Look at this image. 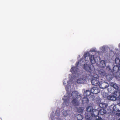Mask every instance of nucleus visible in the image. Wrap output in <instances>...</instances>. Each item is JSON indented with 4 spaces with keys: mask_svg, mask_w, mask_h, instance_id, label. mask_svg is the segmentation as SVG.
<instances>
[{
    "mask_svg": "<svg viewBox=\"0 0 120 120\" xmlns=\"http://www.w3.org/2000/svg\"><path fill=\"white\" fill-rule=\"evenodd\" d=\"M84 69L89 73L85 74V75H84L83 78V79H78L77 81L78 83L83 84L85 83L86 82V79H89V77L92 74L93 72V71L91 69L89 65L85 64L84 65Z\"/></svg>",
    "mask_w": 120,
    "mask_h": 120,
    "instance_id": "obj_1",
    "label": "nucleus"
},
{
    "mask_svg": "<svg viewBox=\"0 0 120 120\" xmlns=\"http://www.w3.org/2000/svg\"><path fill=\"white\" fill-rule=\"evenodd\" d=\"M73 99L71 102L75 106H78L79 104V101L81 98V97L79 95L78 92L76 91L73 92L71 93Z\"/></svg>",
    "mask_w": 120,
    "mask_h": 120,
    "instance_id": "obj_2",
    "label": "nucleus"
},
{
    "mask_svg": "<svg viewBox=\"0 0 120 120\" xmlns=\"http://www.w3.org/2000/svg\"><path fill=\"white\" fill-rule=\"evenodd\" d=\"M99 78V76L98 75H96L94 76L91 81L92 85L96 86H99L100 83L98 80Z\"/></svg>",
    "mask_w": 120,
    "mask_h": 120,
    "instance_id": "obj_3",
    "label": "nucleus"
},
{
    "mask_svg": "<svg viewBox=\"0 0 120 120\" xmlns=\"http://www.w3.org/2000/svg\"><path fill=\"white\" fill-rule=\"evenodd\" d=\"M112 88L110 87L108 89V91L109 93L113 94L116 97L118 98L120 95V90H117L118 91H114L112 89Z\"/></svg>",
    "mask_w": 120,
    "mask_h": 120,
    "instance_id": "obj_4",
    "label": "nucleus"
},
{
    "mask_svg": "<svg viewBox=\"0 0 120 120\" xmlns=\"http://www.w3.org/2000/svg\"><path fill=\"white\" fill-rule=\"evenodd\" d=\"M113 71L114 73L119 74L118 76L120 78V66L115 65L113 68Z\"/></svg>",
    "mask_w": 120,
    "mask_h": 120,
    "instance_id": "obj_5",
    "label": "nucleus"
},
{
    "mask_svg": "<svg viewBox=\"0 0 120 120\" xmlns=\"http://www.w3.org/2000/svg\"><path fill=\"white\" fill-rule=\"evenodd\" d=\"M79 63V62H77L75 64L76 67H73L71 69L70 71L72 74H76L79 69L77 68V66Z\"/></svg>",
    "mask_w": 120,
    "mask_h": 120,
    "instance_id": "obj_6",
    "label": "nucleus"
},
{
    "mask_svg": "<svg viewBox=\"0 0 120 120\" xmlns=\"http://www.w3.org/2000/svg\"><path fill=\"white\" fill-rule=\"evenodd\" d=\"M92 111L90 114L92 117L96 118L97 117L99 116H98L99 113L98 110L93 109H92Z\"/></svg>",
    "mask_w": 120,
    "mask_h": 120,
    "instance_id": "obj_7",
    "label": "nucleus"
},
{
    "mask_svg": "<svg viewBox=\"0 0 120 120\" xmlns=\"http://www.w3.org/2000/svg\"><path fill=\"white\" fill-rule=\"evenodd\" d=\"M111 74H109L105 75V77L107 80L109 81L112 80L114 76H115L114 73H111Z\"/></svg>",
    "mask_w": 120,
    "mask_h": 120,
    "instance_id": "obj_8",
    "label": "nucleus"
},
{
    "mask_svg": "<svg viewBox=\"0 0 120 120\" xmlns=\"http://www.w3.org/2000/svg\"><path fill=\"white\" fill-rule=\"evenodd\" d=\"M91 91L94 94H96L100 92V90L98 88L94 87L91 89Z\"/></svg>",
    "mask_w": 120,
    "mask_h": 120,
    "instance_id": "obj_9",
    "label": "nucleus"
},
{
    "mask_svg": "<svg viewBox=\"0 0 120 120\" xmlns=\"http://www.w3.org/2000/svg\"><path fill=\"white\" fill-rule=\"evenodd\" d=\"M98 75L99 76L101 77H103L105 76L106 75L105 72L102 69H101L100 70L98 71Z\"/></svg>",
    "mask_w": 120,
    "mask_h": 120,
    "instance_id": "obj_10",
    "label": "nucleus"
},
{
    "mask_svg": "<svg viewBox=\"0 0 120 120\" xmlns=\"http://www.w3.org/2000/svg\"><path fill=\"white\" fill-rule=\"evenodd\" d=\"M99 86L102 89H104L107 87L108 86V84L106 82H102L100 84Z\"/></svg>",
    "mask_w": 120,
    "mask_h": 120,
    "instance_id": "obj_11",
    "label": "nucleus"
},
{
    "mask_svg": "<svg viewBox=\"0 0 120 120\" xmlns=\"http://www.w3.org/2000/svg\"><path fill=\"white\" fill-rule=\"evenodd\" d=\"M111 87L112 88L113 90V88H114L117 90H118L119 89V87L116 83H114L111 82L109 83Z\"/></svg>",
    "mask_w": 120,
    "mask_h": 120,
    "instance_id": "obj_12",
    "label": "nucleus"
},
{
    "mask_svg": "<svg viewBox=\"0 0 120 120\" xmlns=\"http://www.w3.org/2000/svg\"><path fill=\"white\" fill-rule=\"evenodd\" d=\"M88 98L86 97H84L82 100V103L83 104L87 105L89 102Z\"/></svg>",
    "mask_w": 120,
    "mask_h": 120,
    "instance_id": "obj_13",
    "label": "nucleus"
},
{
    "mask_svg": "<svg viewBox=\"0 0 120 120\" xmlns=\"http://www.w3.org/2000/svg\"><path fill=\"white\" fill-rule=\"evenodd\" d=\"M92 117L90 114H89L88 113L85 114V118L86 120H91Z\"/></svg>",
    "mask_w": 120,
    "mask_h": 120,
    "instance_id": "obj_14",
    "label": "nucleus"
},
{
    "mask_svg": "<svg viewBox=\"0 0 120 120\" xmlns=\"http://www.w3.org/2000/svg\"><path fill=\"white\" fill-rule=\"evenodd\" d=\"M90 62L92 64H94L95 63L96 61L95 60L94 55H92L90 56Z\"/></svg>",
    "mask_w": 120,
    "mask_h": 120,
    "instance_id": "obj_15",
    "label": "nucleus"
},
{
    "mask_svg": "<svg viewBox=\"0 0 120 120\" xmlns=\"http://www.w3.org/2000/svg\"><path fill=\"white\" fill-rule=\"evenodd\" d=\"M99 106L102 109H104L107 108V104L105 103H100Z\"/></svg>",
    "mask_w": 120,
    "mask_h": 120,
    "instance_id": "obj_16",
    "label": "nucleus"
},
{
    "mask_svg": "<svg viewBox=\"0 0 120 120\" xmlns=\"http://www.w3.org/2000/svg\"><path fill=\"white\" fill-rule=\"evenodd\" d=\"M107 98L108 99L111 100H115L116 99V97L114 95H109L108 96Z\"/></svg>",
    "mask_w": 120,
    "mask_h": 120,
    "instance_id": "obj_17",
    "label": "nucleus"
},
{
    "mask_svg": "<svg viewBox=\"0 0 120 120\" xmlns=\"http://www.w3.org/2000/svg\"><path fill=\"white\" fill-rule=\"evenodd\" d=\"M91 91L89 90H87L84 92V96H88L91 94Z\"/></svg>",
    "mask_w": 120,
    "mask_h": 120,
    "instance_id": "obj_18",
    "label": "nucleus"
},
{
    "mask_svg": "<svg viewBox=\"0 0 120 120\" xmlns=\"http://www.w3.org/2000/svg\"><path fill=\"white\" fill-rule=\"evenodd\" d=\"M90 54L88 53H86L83 56L85 58V60L87 61L90 59Z\"/></svg>",
    "mask_w": 120,
    "mask_h": 120,
    "instance_id": "obj_19",
    "label": "nucleus"
},
{
    "mask_svg": "<svg viewBox=\"0 0 120 120\" xmlns=\"http://www.w3.org/2000/svg\"><path fill=\"white\" fill-rule=\"evenodd\" d=\"M64 96L65 98V99H64V98H63V100H64V102L66 104H67V103L69 102L70 98L68 97L67 98V96H65V95Z\"/></svg>",
    "mask_w": 120,
    "mask_h": 120,
    "instance_id": "obj_20",
    "label": "nucleus"
},
{
    "mask_svg": "<svg viewBox=\"0 0 120 120\" xmlns=\"http://www.w3.org/2000/svg\"><path fill=\"white\" fill-rule=\"evenodd\" d=\"M93 109L92 107L90 106H88L86 108V110L89 114H90L92 112Z\"/></svg>",
    "mask_w": 120,
    "mask_h": 120,
    "instance_id": "obj_21",
    "label": "nucleus"
},
{
    "mask_svg": "<svg viewBox=\"0 0 120 120\" xmlns=\"http://www.w3.org/2000/svg\"><path fill=\"white\" fill-rule=\"evenodd\" d=\"M99 112L100 114L102 115L105 114L106 112V110L104 109H102L100 110Z\"/></svg>",
    "mask_w": 120,
    "mask_h": 120,
    "instance_id": "obj_22",
    "label": "nucleus"
},
{
    "mask_svg": "<svg viewBox=\"0 0 120 120\" xmlns=\"http://www.w3.org/2000/svg\"><path fill=\"white\" fill-rule=\"evenodd\" d=\"M115 63L119 66H120V60L118 58H116L115 60Z\"/></svg>",
    "mask_w": 120,
    "mask_h": 120,
    "instance_id": "obj_23",
    "label": "nucleus"
},
{
    "mask_svg": "<svg viewBox=\"0 0 120 120\" xmlns=\"http://www.w3.org/2000/svg\"><path fill=\"white\" fill-rule=\"evenodd\" d=\"M76 116L77 120H82L83 118V116L80 114H78Z\"/></svg>",
    "mask_w": 120,
    "mask_h": 120,
    "instance_id": "obj_24",
    "label": "nucleus"
},
{
    "mask_svg": "<svg viewBox=\"0 0 120 120\" xmlns=\"http://www.w3.org/2000/svg\"><path fill=\"white\" fill-rule=\"evenodd\" d=\"M101 66L102 67H105V61L104 60H102L100 62Z\"/></svg>",
    "mask_w": 120,
    "mask_h": 120,
    "instance_id": "obj_25",
    "label": "nucleus"
},
{
    "mask_svg": "<svg viewBox=\"0 0 120 120\" xmlns=\"http://www.w3.org/2000/svg\"><path fill=\"white\" fill-rule=\"evenodd\" d=\"M106 69L108 71H109L110 73H113L109 66H108L107 67Z\"/></svg>",
    "mask_w": 120,
    "mask_h": 120,
    "instance_id": "obj_26",
    "label": "nucleus"
},
{
    "mask_svg": "<svg viewBox=\"0 0 120 120\" xmlns=\"http://www.w3.org/2000/svg\"><path fill=\"white\" fill-rule=\"evenodd\" d=\"M101 50H102L101 52H104L105 51V47L104 46H102L101 48Z\"/></svg>",
    "mask_w": 120,
    "mask_h": 120,
    "instance_id": "obj_27",
    "label": "nucleus"
},
{
    "mask_svg": "<svg viewBox=\"0 0 120 120\" xmlns=\"http://www.w3.org/2000/svg\"><path fill=\"white\" fill-rule=\"evenodd\" d=\"M67 112V111H63V113L64 116H66L68 115V114Z\"/></svg>",
    "mask_w": 120,
    "mask_h": 120,
    "instance_id": "obj_28",
    "label": "nucleus"
},
{
    "mask_svg": "<svg viewBox=\"0 0 120 120\" xmlns=\"http://www.w3.org/2000/svg\"><path fill=\"white\" fill-rule=\"evenodd\" d=\"M113 111H116V105H114L113 106Z\"/></svg>",
    "mask_w": 120,
    "mask_h": 120,
    "instance_id": "obj_29",
    "label": "nucleus"
},
{
    "mask_svg": "<svg viewBox=\"0 0 120 120\" xmlns=\"http://www.w3.org/2000/svg\"><path fill=\"white\" fill-rule=\"evenodd\" d=\"M98 118L97 119H96V120H103L102 119V118L99 117V116H98Z\"/></svg>",
    "mask_w": 120,
    "mask_h": 120,
    "instance_id": "obj_30",
    "label": "nucleus"
},
{
    "mask_svg": "<svg viewBox=\"0 0 120 120\" xmlns=\"http://www.w3.org/2000/svg\"><path fill=\"white\" fill-rule=\"evenodd\" d=\"M116 115L117 116H120V112L116 113Z\"/></svg>",
    "mask_w": 120,
    "mask_h": 120,
    "instance_id": "obj_31",
    "label": "nucleus"
},
{
    "mask_svg": "<svg viewBox=\"0 0 120 120\" xmlns=\"http://www.w3.org/2000/svg\"><path fill=\"white\" fill-rule=\"evenodd\" d=\"M119 46L120 47V44H119Z\"/></svg>",
    "mask_w": 120,
    "mask_h": 120,
    "instance_id": "obj_32",
    "label": "nucleus"
},
{
    "mask_svg": "<svg viewBox=\"0 0 120 120\" xmlns=\"http://www.w3.org/2000/svg\"><path fill=\"white\" fill-rule=\"evenodd\" d=\"M118 98H119V99L120 100V96H119V97Z\"/></svg>",
    "mask_w": 120,
    "mask_h": 120,
    "instance_id": "obj_33",
    "label": "nucleus"
},
{
    "mask_svg": "<svg viewBox=\"0 0 120 120\" xmlns=\"http://www.w3.org/2000/svg\"><path fill=\"white\" fill-rule=\"evenodd\" d=\"M119 110V111H120V110Z\"/></svg>",
    "mask_w": 120,
    "mask_h": 120,
    "instance_id": "obj_34",
    "label": "nucleus"
},
{
    "mask_svg": "<svg viewBox=\"0 0 120 120\" xmlns=\"http://www.w3.org/2000/svg\"><path fill=\"white\" fill-rule=\"evenodd\" d=\"M120 120V119H119V120Z\"/></svg>",
    "mask_w": 120,
    "mask_h": 120,
    "instance_id": "obj_35",
    "label": "nucleus"
},
{
    "mask_svg": "<svg viewBox=\"0 0 120 120\" xmlns=\"http://www.w3.org/2000/svg\"><path fill=\"white\" fill-rule=\"evenodd\" d=\"M119 106H120V105H119Z\"/></svg>",
    "mask_w": 120,
    "mask_h": 120,
    "instance_id": "obj_36",
    "label": "nucleus"
}]
</instances>
